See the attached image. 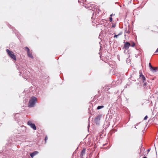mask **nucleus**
Returning <instances> with one entry per match:
<instances>
[{
	"label": "nucleus",
	"instance_id": "1a4fd4ad",
	"mask_svg": "<svg viewBox=\"0 0 158 158\" xmlns=\"http://www.w3.org/2000/svg\"><path fill=\"white\" fill-rule=\"evenodd\" d=\"M85 149H83L81 152V156H82L84 154H85Z\"/></svg>",
	"mask_w": 158,
	"mask_h": 158
},
{
	"label": "nucleus",
	"instance_id": "f03ea898",
	"mask_svg": "<svg viewBox=\"0 0 158 158\" xmlns=\"http://www.w3.org/2000/svg\"><path fill=\"white\" fill-rule=\"evenodd\" d=\"M6 52L14 60H16L15 56L14 55L13 52L10 51L8 49L6 50Z\"/></svg>",
	"mask_w": 158,
	"mask_h": 158
},
{
	"label": "nucleus",
	"instance_id": "4be33fe9",
	"mask_svg": "<svg viewBox=\"0 0 158 158\" xmlns=\"http://www.w3.org/2000/svg\"><path fill=\"white\" fill-rule=\"evenodd\" d=\"M150 149H148V152H150Z\"/></svg>",
	"mask_w": 158,
	"mask_h": 158
},
{
	"label": "nucleus",
	"instance_id": "393cba45",
	"mask_svg": "<svg viewBox=\"0 0 158 158\" xmlns=\"http://www.w3.org/2000/svg\"><path fill=\"white\" fill-rule=\"evenodd\" d=\"M135 128H136V129H137V128H136V127H135Z\"/></svg>",
	"mask_w": 158,
	"mask_h": 158
},
{
	"label": "nucleus",
	"instance_id": "b1692460",
	"mask_svg": "<svg viewBox=\"0 0 158 158\" xmlns=\"http://www.w3.org/2000/svg\"><path fill=\"white\" fill-rule=\"evenodd\" d=\"M143 158H147V157H143Z\"/></svg>",
	"mask_w": 158,
	"mask_h": 158
},
{
	"label": "nucleus",
	"instance_id": "412c9836",
	"mask_svg": "<svg viewBox=\"0 0 158 158\" xmlns=\"http://www.w3.org/2000/svg\"><path fill=\"white\" fill-rule=\"evenodd\" d=\"M156 52H158V48L156 50Z\"/></svg>",
	"mask_w": 158,
	"mask_h": 158
},
{
	"label": "nucleus",
	"instance_id": "9d476101",
	"mask_svg": "<svg viewBox=\"0 0 158 158\" xmlns=\"http://www.w3.org/2000/svg\"><path fill=\"white\" fill-rule=\"evenodd\" d=\"M143 82V87L144 88L146 89V88L147 85V82L145 81H144V82Z\"/></svg>",
	"mask_w": 158,
	"mask_h": 158
},
{
	"label": "nucleus",
	"instance_id": "7ed1b4c3",
	"mask_svg": "<svg viewBox=\"0 0 158 158\" xmlns=\"http://www.w3.org/2000/svg\"><path fill=\"white\" fill-rule=\"evenodd\" d=\"M102 115L99 114L94 119V121L96 124H99V121L102 117Z\"/></svg>",
	"mask_w": 158,
	"mask_h": 158
},
{
	"label": "nucleus",
	"instance_id": "ddd939ff",
	"mask_svg": "<svg viewBox=\"0 0 158 158\" xmlns=\"http://www.w3.org/2000/svg\"><path fill=\"white\" fill-rule=\"evenodd\" d=\"M135 45V43L133 42H132L131 44H130V46L132 47H134Z\"/></svg>",
	"mask_w": 158,
	"mask_h": 158
},
{
	"label": "nucleus",
	"instance_id": "f8f14e48",
	"mask_svg": "<svg viewBox=\"0 0 158 158\" xmlns=\"http://www.w3.org/2000/svg\"><path fill=\"white\" fill-rule=\"evenodd\" d=\"M103 107H104V106H99L97 107V109L99 110L101 108H103Z\"/></svg>",
	"mask_w": 158,
	"mask_h": 158
},
{
	"label": "nucleus",
	"instance_id": "4468645a",
	"mask_svg": "<svg viewBox=\"0 0 158 158\" xmlns=\"http://www.w3.org/2000/svg\"><path fill=\"white\" fill-rule=\"evenodd\" d=\"M157 69V67H153V68L152 69H151V70L152 71H156Z\"/></svg>",
	"mask_w": 158,
	"mask_h": 158
},
{
	"label": "nucleus",
	"instance_id": "0eeeda50",
	"mask_svg": "<svg viewBox=\"0 0 158 158\" xmlns=\"http://www.w3.org/2000/svg\"><path fill=\"white\" fill-rule=\"evenodd\" d=\"M38 153V152L37 151H35L32 153H30V155L31 157L33 158V156L37 155Z\"/></svg>",
	"mask_w": 158,
	"mask_h": 158
},
{
	"label": "nucleus",
	"instance_id": "6ab92c4d",
	"mask_svg": "<svg viewBox=\"0 0 158 158\" xmlns=\"http://www.w3.org/2000/svg\"><path fill=\"white\" fill-rule=\"evenodd\" d=\"M110 21L111 22L112 21V18L111 17H110L109 18Z\"/></svg>",
	"mask_w": 158,
	"mask_h": 158
},
{
	"label": "nucleus",
	"instance_id": "aec40b11",
	"mask_svg": "<svg viewBox=\"0 0 158 158\" xmlns=\"http://www.w3.org/2000/svg\"><path fill=\"white\" fill-rule=\"evenodd\" d=\"M115 25H114V24H113V25H112V27H115Z\"/></svg>",
	"mask_w": 158,
	"mask_h": 158
},
{
	"label": "nucleus",
	"instance_id": "2eb2a0df",
	"mask_svg": "<svg viewBox=\"0 0 158 158\" xmlns=\"http://www.w3.org/2000/svg\"><path fill=\"white\" fill-rule=\"evenodd\" d=\"M149 67L150 68V69H152L153 68V67L152 66L151 64L150 63H149Z\"/></svg>",
	"mask_w": 158,
	"mask_h": 158
},
{
	"label": "nucleus",
	"instance_id": "a211bd4d",
	"mask_svg": "<svg viewBox=\"0 0 158 158\" xmlns=\"http://www.w3.org/2000/svg\"><path fill=\"white\" fill-rule=\"evenodd\" d=\"M148 118V116L147 115L144 118V120H146L147 119V118Z\"/></svg>",
	"mask_w": 158,
	"mask_h": 158
},
{
	"label": "nucleus",
	"instance_id": "dca6fc26",
	"mask_svg": "<svg viewBox=\"0 0 158 158\" xmlns=\"http://www.w3.org/2000/svg\"><path fill=\"white\" fill-rule=\"evenodd\" d=\"M25 49L26 50H27V52L30 51V50H29V48L27 47H25Z\"/></svg>",
	"mask_w": 158,
	"mask_h": 158
},
{
	"label": "nucleus",
	"instance_id": "6e6552de",
	"mask_svg": "<svg viewBox=\"0 0 158 158\" xmlns=\"http://www.w3.org/2000/svg\"><path fill=\"white\" fill-rule=\"evenodd\" d=\"M27 54L28 56L31 58H33L32 54L30 52V51L27 52Z\"/></svg>",
	"mask_w": 158,
	"mask_h": 158
},
{
	"label": "nucleus",
	"instance_id": "f3484780",
	"mask_svg": "<svg viewBox=\"0 0 158 158\" xmlns=\"http://www.w3.org/2000/svg\"><path fill=\"white\" fill-rule=\"evenodd\" d=\"M48 139V137L47 136H46L45 139V143H46V142L47 140Z\"/></svg>",
	"mask_w": 158,
	"mask_h": 158
},
{
	"label": "nucleus",
	"instance_id": "f257e3e1",
	"mask_svg": "<svg viewBox=\"0 0 158 158\" xmlns=\"http://www.w3.org/2000/svg\"><path fill=\"white\" fill-rule=\"evenodd\" d=\"M37 102L36 98L35 97H32L30 100L28 105L29 107H33Z\"/></svg>",
	"mask_w": 158,
	"mask_h": 158
},
{
	"label": "nucleus",
	"instance_id": "20e7f679",
	"mask_svg": "<svg viewBox=\"0 0 158 158\" xmlns=\"http://www.w3.org/2000/svg\"><path fill=\"white\" fill-rule=\"evenodd\" d=\"M139 78L142 81V82H144V81H146V79L144 76L142 74V71L140 70L139 71Z\"/></svg>",
	"mask_w": 158,
	"mask_h": 158
},
{
	"label": "nucleus",
	"instance_id": "9b49d317",
	"mask_svg": "<svg viewBox=\"0 0 158 158\" xmlns=\"http://www.w3.org/2000/svg\"><path fill=\"white\" fill-rule=\"evenodd\" d=\"M122 34V32H120V33H119L118 34V35H115L114 36V38H117L118 36L119 35H121Z\"/></svg>",
	"mask_w": 158,
	"mask_h": 158
},
{
	"label": "nucleus",
	"instance_id": "5701e85b",
	"mask_svg": "<svg viewBox=\"0 0 158 158\" xmlns=\"http://www.w3.org/2000/svg\"><path fill=\"white\" fill-rule=\"evenodd\" d=\"M113 15V14H112L111 15H110V17H111Z\"/></svg>",
	"mask_w": 158,
	"mask_h": 158
},
{
	"label": "nucleus",
	"instance_id": "423d86ee",
	"mask_svg": "<svg viewBox=\"0 0 158 158\" xmlns=\"http://www.w3.org/2000/svg\"><path fill=\"white\" fill-rule=\"evenodd\" d=\"M130 46V44L129 42H126L124 45V48L126 49H128Z\"/></svg>",
	"mask_w": 158,
	"mask_h": 158
},
{
	"label": "nucleus",
	"instance_id": "39448f33",
	"mask_svg": "<svg viewBox=\"0 0 158 158\" xmlns=\"http://www.w3.org/2000/svg\"><path fill=\"white\" fill-rule=\"evenodd\" d=\"M27 124L34 130H36V127L35 124L33 123L31 121H28L27 122Z\"/></svg>",
	"mask_w": 158,
	"mask_h": 158
}]
</instances>
